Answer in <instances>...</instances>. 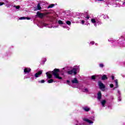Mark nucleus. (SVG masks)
<instances>
[{
  "mask_svg": "<svg viewBox=\"0 0 125 125\" xmlns=\"http://www.w3.org/2000/svg\"><path fill=\"white\" fill-rule=\"evenodd\" d=\"M59 73V69H55L53 71H49L46 73V74L48 79H51V78H52V75L51 74H53L55 78H56V79L62 80V77L59 76V73Z\"/></svg>",
  "mask_w": 125,
  "mask_h": 125,
  "instance_id": "1",
  "label": "nucleus"
},
{
  "mask_svg": "<svg viewBox=\"0 0 125 125\" xmlns=\"http://www.w3.org/2000/svg\"><path fill=\"white\" fill-rule=\"evenodd\" d=\"M79 69V68H73V69L69 70L67 72V74L68 75H72L73 74L74 75H77V71Z\"/></svg>",
  "mask_w": 125,
  "mask_h": 125,
  "instance_id": "2",
  "label": "nucleus"
},
{
  "mask_svg": "<svg viewBox=\"0 0 125 125\" xmlns=\"http://www.w3.org/2000/svg\"><path fill=\"white\" fill-rule=\"evenodd\" d=\"M49 14H50V13L48 12L42 13H41L40 12H38L37 13L36 16H44L45 15H49Z\"/></svg>",
  "mask_w": 125,
  "mask_h": 125,
  "instance_id": "3",
  "label": "nucleus"
},
{
  "mask_svg": "<svg viewBox=\"0 0 125 125\" xmlns=\"http://www.w3.org/2000/svg\"><path fill=\"white\" fill-rule=\"evenodd\" d=\"M99 85L100 86V88L103 90L104 88L105 87V85L101 82H99Z\"/></svg>",
  "mask_w": 125,
  "mask_h": 125,
  "instance_id": "4",
  "label": "nucleus"
},
{
  "mask_svg": "<svg viewBox=\"0 0 125 125\" xmlns=\"http://www.w3.org/2000/svg\"><path fill=\"white\" fill-rule=\"evenodd\" d=\"M42 70L37 72L35 75V78H39V77H40V76H41V75H42Z\"/></svg>",
  "mask_w": 125,
  "mask_h": 125,
  "instance_id": "5",
  "label": "nucleus"
},
{
  "mask_svg": "<svg viewBox=\"0 0 125 125\" xmlns=\"http://www.w3.org/2000/svg\"><path fill=\"white\" fill-rule=\"evenodd\" d=\"M25 19H26L27 20H30V19H31V18L30 17H21L19 20H25Z\"/></svg>",
  "mask_w": 125,
  "mask_h": 125,
  "instance_id": "6",
  "label": "nucleus"
},
{
  "mask_svg": "<svg viewBox=\"0 0 125 125\" xmlns=\"http://www.w3.org/2000/svg\"><path fill=\"white\" fill-rule=\"evenodd\" d=\"M71 82L72 83H78L79 81H78V79H77L76 78L73 79V80H71Z\"/></svg>",
  "mask_w": 125,
  "mask_h": 125,
  "instance_id": "7",
  "label": "nucleus"
},
{
  "mask_svg": "<svg viewBox=\"0 0 125 125\" xmlns=\"http://www.w3.org/2000/svg\"><path fill=\"white\" fill-rule=\"evenodd\" d=\"M83 121H84L85 122H86L87 123H88V124H93V122L89 120L88 119L84 118L83 119Z\"/></svg>",
  "mask_w": 125,
  "mask_h": 125,
  "instance_id": "8",
  "label": "nucleus"
},
{
  "mask_svg": "<svg viewBox=\"0 0 125 125\" xmlns=\"http://www.w3.org/2000/svg\"><path fill=\"white\" fill-rule=\"evenodd\" d=\"M102 97V96L101 95V92L99 91L98 93V99L99 100H101V98Z\"/></svg>",
  "mask_w": 125,
  "mask_h": 125,
  "instance_id": "9",
  "label": "nucleus"
},
{
  "mask_svg": "<svg viewBox=\"0 0 125 125\" xmlns=\"http://www.w3.org/2000/svg\"><path fill=\"white\" fill-rule=\"evenodd\" d=\"M24 73H29L31 72V68H26L24 70Z\"/></svg>",
  "mask_w": 125,
  "mask_h": 125,
  "instance_id": "10",
  "label": "nucleus"
},
{
  "mask_svg": "<svg viewBox=\"0 0 125 125\" xmlns=\"http://www.w3.org/2000/svg\"><path fill=\"white\" fill-rule=\"evenodd\" d=\"M41 3H42V1H40L37 5V9L38 10H41V9H42V7H41Z\"/></svg>",
  "mask_w": 125,
  "mask_h": 125,
  "instance_id": "11",
  "label": "nucleus"
},
{
  "mask_svg": "<svg viewBox=\"0 0 125 125\" xmlns=\"http://www.w3.org/2000/svg\"><path fill=\"white\" fill-rule=\"evenodd\" d=\"M103 107H105V104H106V101L105 100H103L101 102Z\"/></svg>",
  "mask_w": 125,
  "mask_h": 125,
  "instance_id": "12",
  "label": "nucleus"
},
{
  "mask_svg": "<svg viewBox=\"0 0 125 125\" xmlns=\"http://www.w3.org/2000/svg\"><path fill=\"white\" fill-rule=\"evenodd\" d=\"M107 79L108 78H107V76H106V75H104L102 78V80L103 81H105V80H107Z\"/></svg>",
  "mask_w": 125,
  "mask_h": 125,
  "instance_id": "13",
  "label": "nucleus"
},
{
  "mask_svg": "<svg viewBox=\"0 0 125 125\" xmlns=\"http://www.w3.org/2000/svg\"><path fill=\"white\" fill-rule=\"evenodd\" d=\"M115 83L116 88H117V87H119V85H118V80H115Z\"/></svg>",
  "mask_w": 125,
  "mask_h": 125,
  "instance_id": "14",
  "label": "nucleus"
},
{
  "mask_svg": "<svg viewBox=\"0 0 125 125\" xmlns=\"http://www.w3.org/2000/svg\"><path fill=\"white\" fill-rule=\"evenodd\" d=\"M53 6H54V4H52L49 5L47 7V8H52V7H53Z\"/></svg>",
  "mask_w": 125,
  "mask_h": 125,
  "instance_id": "15",
  "label": "nucleus"
},
{
  "mask_svg": "<svg viewBox=\"0 0 125 125\" xmlns=\"http://www.w3.org/2000/svg\"><path fill=\"white\" fill-rule=\"evenodd\" d=\"M84 111H86V112H88L89 111L90 109L88 107H84L83 108Z\"/></svg>",
  "mask_w": 125,
  "mask_h": 125,
  "instance_id": "16",
  "label": "nucleus"
},
{
  "mask_svg": "<svg viewBox=\"0 0 125 125\" xmlns=\"http://www.w3.org/2000/svg\"><path fill=\"white\" fill-rule=\"evenodd\" d=\"M48 83H53V79H50L48 81Z\"/></svg>",
  "mask_w": 125,
  "mask_h": 125,
  "instance_id": "17",
  "label": "nucleus"
},
{
  "mask_svg": "<svg viewBox=\"0 0 125 125\" xmlns=\"http://www.w3.org/2000/svg\"><path fill=\"white\" fill-rule=\"evenodd\" d=\"M82 91H83V92H87V91H88V90H87V88H84L83 89Z\"/></svg>",
  "mask_w": 125,
  "mask_h": 125,
  "instance_id": "18",
  "label": "nucleus"
},
{
  "mask_svg": "<svg viewBox=\"0 0 125 125\" xmlns=\"http://www.w3.org/2000/svg\"><path fill=\"white\" fill-rule=\"evenodd\" d=\"M58 23H59V24H60V25H62V24H63V22H62V21H58Z\"/></svg>",
  "mask_w": 125,
  "mask_h": 125,
  "instance_id": "19",
  "label": "nucleus"
},
{
  "mask_svg": "<svg viewBox=\"0 0 125 125\" xmlns=\"http://www.w3.org/2000/svg\"><path fill=\"white\" fill-rule=\"evenodd\" d=\"M14 7H16V9H19L20 8V6L18 5V6H14Z\"/></svg>",
  "mask_w": 125,
  "mask_h": 125,
  "instance_id": "20",
  "label": "nucleus"
},
{
  "mask_svg": "<svg viewBox=\"0 0 125 125\" xmlns=\"http://www.w3.org/2000/svg\"><path fill=\"white\" fill-rule=\"evenodd\" d=\"M66 24H67V25H71V21H66Z\"/></svg>",
  "mask_w": 125,
  "mask_h": 125,
  "instance_id": "21",
  "label": "nucleus"
},
{
  "mask_svg": "<svg viewBox=\"0 0 125 125\" xmlns=\"http://www.w3.org/2000/svg\"><path fill=\"white\" fill-rule=\"evenodd\" d=\"M91 22H92V23H96V21H95V20H94V19H92L91 20Z\"/></svg>",
  "mask_w": 125,
  "mask_h": 125,
  "instance_id": "22",
  "label": "nucleus"
},
{
  "mask_svg": "<svg viewBox=\"0 0 125 125\" xmlns=\"http://www.w3.org/2000/svg\"><path fill=\"white\" fill-rule=\"evenodd\" d=\"M68 13H70V11H67V12H65V15H66V16H68V15H69V14H68Z\"/></svg>",
  "mask_w": 125,
  "mask_h": 125,
  "instance_id": "23",
  "label": "nucleus"
},
{
  "mask_svg": "<svg viewBox=\"0 0 125 125\" xmlns=\"http://www.w3.org/2000/svg\"><path fill=\"white\" fill-rule=\"evenodd\" d=\"M92 80H95V76L93 75L91 77Z\"/></svg>",
  "mask_w": 125,
  "mask_h": 125,
  "instance_id": "24",
  "label": "nucleus"
},
{
  "mask_svg": "<svg viewBox=\"0 0 125 125\" xmlns=\"http://www.w3.org/2000/svg\"><path fill=\"white\" fill-rule=\"evenodd\" d=\"M3 4H5V3L4 2H0V6L3 5Z\"/></svg>",
  "mask_w": 125,
  "mask_h": 125,
  "instance_id": "25",
  "label": "nucleus"
},
{
  "mask_svg": "<svg viewBox=\"0 0 125 125\" xmlns=\"http://www.w3.org/2000/svg\"><path fill=\"white\" fill-rule=\"evenodd\" d=\"M40 83H44V80H42L41 82H40Z\"/></svg>",
  "mask_w": 125,
  "mask_h": 125,
  "instance_id": "26",
  "label": "nucleus"
},
{
  "mask_svg": "<svg viewBox=\"0 0 125 125\" xmlns=\"http://www.w3.org/2000/svg\"><path fill=\"white\" fill-rule=\"evenodd\" d=\"M110 87H114V85L113 84H111L110 85Z\"/></svg>",
  "mask_w": 125,
  "mask_h": 125,
  "instance_id": "27",
  "label": "nucleus"
},
{
  "mask_svg": "<svg viewBox=\"0 0 125 125\" xmlns=\"http://www.w3.org/2000/svg\"><path fill=\"white\" fill-rule=\"evenodd\" d=\"M82 24H84V21L83 20L82 21Z\"/></svg>",
  "mask_w": 125,
  "mask_h": 125,
  "instance_id": "28",
  "label": "nucleus"
},
{
  "mask_svg": "<svg viewBox=\"0 0 125 125\" xmlns=\"http://www.w3.org/2000/svg\"><path fill=\"white\" fill-rule=\"evenodd\" d=\"M104 66L103 64H100V67H103Z\"/></svg>",
  "mask_w": 125,
  "mask_h": 125,
  "instance_id": "29",
  "label": "nucleus"
},
{
  "mask_svg": "<svg viewBox=\"0 0 125 125\" xmlns=\"http://www.w3.org/2000/svg\"><path fill=\"white\" fill-rule=\"evenodd\" d=\"M90 44H94V42H91Z\"/></svg>",
  "mask_w": 125,
  "mask_h": 125,
  "instance_id": "30",
  "label": "nucleus"
},
{
  "mask_svg": "<svg viewBox=\"0 0 125 125\" xmlns=\"http://www.w3.org/2000/svg\"><path fill=\"white\" fill-rule=\"evenodd\" d=\"M6 6H7V7H9L10 6V5H6Z\"/></svg>",
  "mask_w": 125,
  "mask_h": 125,
  "instance_id": "31",
  "label": "nucleus"
},
{
  "mask_svg": "<svg viewBox=\"0 0 125 125\" xmlns=\"http://www.w3.org/2000/svg\"><path fill=\"white\" fill-rule=\"evenodd\" d=\"M5 2L6 3H8V1L5 0Z\"/></svg>",
  "mask_w": 125,
  "mask_h": 125,
  "instance_id": "32",
  "label": "nucleus"
},
{
  "mask_svg": "<svg viewBox=\"0 0 125 125\" xmlns=\"http://www.w3.org/2000/svg\"><path fill=\"white\" fill-rule=\"evenodd\" d=\"M118 93H119V94H121V92H120V91H118Z\"/></svg>",
  "mask_w": 125,
  "mask_h": 125,
  "instance_id": "33",
  "label": "nucleus"
},
{
  "mask_svg": "<svg viewBox=\"0 0 125 125\" xmlns=\"http://www.w3.org/2000/svg\"><path fill=\"white\" fill-rule=\"evenodd\" d=\"M112 80H114V76H112Z\"/></svg>",
  "mask_w": 125,
  "mask_h": 125,
  "instance_id": "34",
  "label": "nucleus"
},
{
  "mask_svg": "<svg viewBox=\"0 0 125 125\" xmlns=\"http://www.w3.org/2000/svg\"><path fill=\"white\" fill-rule=\"evenodd\" d=\"M66 82H67V83H70V81H68V80H67Z\"/></svg>",
  "mask_w": 125,
  "mask_h": 125,
  "instance_id": "35",
  "label": "nucleus"
},
{
  "mask_svg": "<svg viewBox=\"0 0 125 125\" xmlns=\"http://www.w3.org/2000/svg\"><path fill=\"white\" fill-rule=\"evenodd\" d=\"M86 18L87 19H89V17H86Z\"/></svg>",
  "mask_w": 125,
  "mask_h": 125,
  "instance_id": "36",
  "label": "nucleus"
},
{
  "mask_svg": "<svg viewBox=\"0 0 125 125\" xmlns=\"http://www.w3.org/2000/svg\"><path fill=\"white\" fill-rule=\"evenodd\" d=\"M123 4H125V2H124L123 3Z\"/></svg>",
  "mask_w": 125,
  "mask_h": 125,
  "instance_id": "37",
  "label": "nucleus"
},
{
  "mask_svg": "<svg viewBox=\"0 0 125 125\" xmlns=\"http://www.w3.org/2000/svg\"><path fill=\"white\" fill-rule=\"evenodd\" d=\"M44 26H46V25H45V24H44Z\"/></svg>",
  "mask_w": 125,
  "mask_h": 125,
  "instance_id": "38",
  "label": "nucleus"
},
{
  "mask_svg": "<svg viewBox=\"0 0 125 125\" xmlns=\"http://www.w3.org/2000/svg\"><path fill=\"white\" fill-rule=\"evenodd\" d=\"M40 18H42V17H40Z\"/></svg>",
  "mask_w": 125,
  "mask_h": 125,
  "instance_id": "39",
  "label": "nucleus"
},
{
  "mask_svg": "<svg viewBox=\"0 0 125 125\" xmlns=\"http://www.w3.org/2000/svg\"><path fill=\"white\" fill-rule=\"evenodd\" d=\"M106 18V17H105L104 18V19H105Z\"/></svg>",
  "mask_w": 125,
  "mask_h": 125,
  "instance_id": "40",
  "label": "nucleus"
},
{
  "mask_svg": "<svg viewBox=\"0 0 125 125\" xmlns=\"http://www.w3.org/2000/svg\"><path fill=\"white\" fill-rule=\"evenodd\" d=\"M106 17V18H108V17Z\"/></svg>",
  "mask_w": 125,
  "mask_h": 125,
  "instance_id": "41",
  "label": "nucleus"
},
{
  "mask_svg": "<svg viewBox=\"0 0 125 125\" xmlns=\"http://www.w3.org/2000/svg\"><path fill=\"white\" fill-rule=\"evenodd\" d=\"M100 0V1H101V0Z\"/></svg>",
  "mask_w": 125,
  "mask_h": 125,
  "instance_id": "42",
  "label": "nucleus"
},
{
  "mask_svg": "<svg viewBox=\"0 0 125 125\" xmlns=\"http://www.w3.org/2000/svg\"><path fill=\"white\" fill-rule=\"evenodd\" d=\"M95 26H96V24H95Z\"/></svg>",
  "mask_w": 125,
  "mask_h": 125,
  "instance_id": "43",
  "label": "nucleus"
}]
</instances>
